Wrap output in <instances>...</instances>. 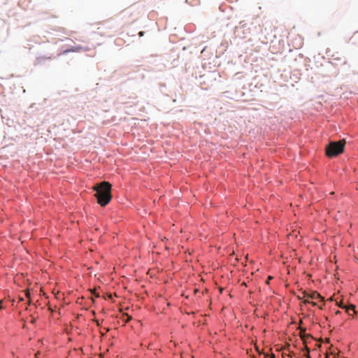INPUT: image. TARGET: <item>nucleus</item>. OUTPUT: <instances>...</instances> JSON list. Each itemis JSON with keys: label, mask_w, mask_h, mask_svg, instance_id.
<instances>
[{"label": "nucleus", "mask_w": 358, "mask_h": 358, "mask_svg": "<svg viewBox=\"0 0 358 358\" xmlns=\"http://www.w3.org/2000/svg\"><path fill=\"white\" fill-rule=\"evenodd\" d=\"M303 297H306V299L303 301V304L310 303L313 306L317 305L315 301H323V297L316 291L311 292H303Z\"/></svg>", "instance_id": "nucleus-3"}, {"label": "nucleus", "mask_w": 358, "mask_h": 358, "mask_svg": "<svg viewBox=\"0 0 358 358\" xmlns=\"http://www.w3.org/2000/svg\"><path fill=\"white\" fill-rule=\"evenodd\" d=\"M111 184L106 181L96 184L92 187V189L96 191L94 196L101 206H106L111 201Z\"/></svg>", "instance_id": "nucleus-1"}, {"label": "nucleus", "mask_w": 358, "mask_h": 358, "mask_svg": "<svg viewBox=\"0 0 358 358\" xmlns=\"http://www.w3.org/2000/svg\"><path fill=\"white\" fill-rule=\"evenodd\" d=\"M1 303H2L1 301H0V309H3V306L1 305Z\"/></svg>", "instance_id": "nucleus-9"}, {"label": "nucleus", "mask_w": 358, "mask_h": 358, "mask_svg": "<svg viewBox=\"0 0 358 358\" xmlns=\"http://www.w3.org/2000/svg\"><path fill=\"white\" fill-rule=\"evenodd\" d=\"M131 317L127 316V319L126 320V322H128L131 320Z\"/></svg>", "instance_id": "nucleus-7"}, {"label": "nucleus", "mask_w": 358, "mask_h": 358, "mask_svg": "<svg viewBox=\"0 0 358 358\" xmlns=\"http://www.w3.org/2000/svg\"><path fill=\"white\" fill-rule=\"evenodd\" d=\"M272 278H272L271 276H269V277H268V280H271V279H272Z\"/></svg>", "instance_id": "nucleus-10"}, {"label": "nucleus", "mask_w": 358, "mask_h": 358, "mask_svg": "<svg viewBox=\"0 0 358 358\" xmlns=\"http://www.w3.org/2000/svg\"><path fill=\"white\" fill-rule=\"evenodd\" d=\"M302 299H306V297H303V296H299V299L301 300Z\"/></svg>", "instance_id": "nucleus-8"}, {"label": "nucleus", "mask_w": 358, "mask_h": 358, "mask_svg": "<svg viewBox=\"0 0 358 358\" xmlns=\"http://www.w3.org/2000/svg\"><path fill=\"white\" fill-rule=\"evenodd\" d=\"M138 35H139V36H143L144 35V32L143 31H140L138 33Z\"/></svg>", "instance_id": "nucleus-6"}, {"label": "nucleus", "mask_w": 358, "mask_h": 358, "mask_svg": "<svg viewBox=\"0 0 358 358\" xmlns=\"http://www.w3.org/2000/svg\"><path fill=\"white\" fill-rule=\"evenodd\" d=\"M342 308H345L346 310V312L350 315H353L355 314V306L352 304H350L349 306H341Z\"/></svg>", "instance_id": "nucleus-5"}, {"label": "nucleus", "mask_w": 358, "mask_h": 358, "mask_svg": "<svg viewBox=\"0 0 358 358\" xmlns=\"http://www.w3.org/2000/svg\"><path fill=\"white\" fill-rule=\"evenodd\" d=\"M264 358H266V357H264Z\"/></svg>", "instance_id": "nucleus-12"}, {"label": "nucleus", "mask_w": 358, "mask_h": 358, "mask_svg": "<svg viewBox=\"0 0 358 358\" xmlns=\"http://www.w3.org/2000/svg\"><path fill=\"white\" fill-rule=\"evenodd\" d=\"M271 358H275V356H274V355H272Z\"/></svg>", "instance_id": "nucleus-11"}, {"label": "nucleus", "mask_w": 358, "mask_h": 358, "mask_svg": "<svg viewBox=\"0 0 358 358\" xmlns=\"http://www.w3.org/2000/svg\"><path fill=\"white\" fill-rule=\"evenodd\" d=\"M88 50H89V48H87L83 47L81 45H77V46H74L70 49L64 50L63 54H66L70 52H80V51H87Z\"/></svg>", "instance_id": "nucleus-4"}, {"label": "nucleus", "mask_w": 358, "mask_h": 358, "mask_svg": "<svg viewBox=\"0 0 358 358\" xmlns=\"http://www.w3.org/2000/svg\"><path fill=\"white\" fill-rule=\"evenodd\" d=\"M345 143V139L330 142L326 146V155L329 157H334L341 154L344 151Z\"/></svg>", "instance_id": "nucleus-2"}]
</instances>
